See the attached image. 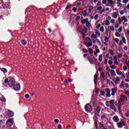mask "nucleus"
Returning a JSON list of instances; mask_svg holds the SVG:
<instances>
[{
  "label": "nucleus",
  "instance_id": "nucleus-1",
  "mask_svg": "<svg viewBox=\"0 0 129 129\" xmlns=\"http://www.w3.org/2000/svg\"><path fill=\"white\" fill-rule=\"evenodd\" d=\"M4 83H8L10 87H12L15 84V80L14 78L10 77L5 80Z\"/></svg>",
  "mask_w": 129,
  "mask_h": 129
},
{
  "label": "nucleus",
  "instance_id": "nucleus-2",
  "mask_svg": "<svg viewBox=\"0 0 129 129\" xmlns=\"http://www.w3.org/2000/svg\"><path fill=\"white\" fill-rule=\"evenodd\" d=\"M106 105L107 107H110L111 109H114L115 110V107H114V100H111L106 102Z\"/></svg>",
  "mask_w": 129,
  "mask_h": 129
},
{
  "label": "nucleus",
  "instance_id": "nucleus-3",
  "mask_svg": "<svg viewBox=\"0 0 129 129\" xmlns=\"http://www.w3.org/2000/svg\"><path fill=\"white\" fill-rule=\"evenodd\" d=\"M84 109L86 112H90L92 111V106L90 104H87L85 105Z\"/></svg>",
  "mask_w": 129,
  "mask_h": 129
},
{
  "label": "nucleus",
  "instance_id": "nucleus-4",
  "mask_svg": "<svg viewBox=\"0 0 129 129\" xmlns=\"http://www.w3.org/2000/svg\"><path fill=\"white\" fill-rule=\"evenodd\" d=\"M7 126H12L14 124V120L13 119H9L6 122Z\"/></svg>",
  "mask_w": 129,
  "mask_h": 129
},
{
  "label": "nucleus",
  "instance_id": "nucleus-5",
  "mask_svg": "<svg viewBox=\"0 0 129 129\" xmlns=\"http://www.w3.org/2000/svg\"><path fill=\"white\" fill-rule=\"evenodd\" d=\"M119 16V13L118 12H115L111 13V17L113 19H117V17Z\"/></svg>",
  "mask_w": 129,
  "mask_h": 129
},
{
  "label": "nucleus",
  "instance_id": "nucleus-6",
  "mask_svg": "<svg viewBox=\"0 0 129 129\" xmlns=\"http://www.w3.org/2000/svg\"><path fill=\"white\" fill-rule=\"evenodd\" d=\"M97 10L98 11V13H99L100 15H102L103 13H104V12H105V9H103L102 7L101 6L98 7L97 8Z\"/></svg>",
  "mask_w": 129,
  "mask_h": 129
},
{
  "label": "nucleus",
  "instance_id": "nucleus-7",
  "mask_svg": "<svg viewBox=\"0 0 129 129\" xmlns=\"http://www.w3.org/2000/svg\"><path fill=\"white\" fill-rule=\"evenodd\" d=\"M123 125H125L124 122L121 121L117 123V126L118 128H121Z\"/></svg>",
  "mask_w": 129,
  "mask_h": 129
},
{
  "label": "nucleus",
  "instance_id": "nucleus-8",
  "mask_svg": "<svg viewBox=\"0 0 129 129\" xmlns=\"http://www.w3.org/2000/svg\"><path fill=\"white\" fill-rule=\"evenodd\" d=\"M13 87L14 90H15L16 91H19V90L21 89V86L20 85V84H16Z\"/></svg>",
  "mask_w": 129,
  "mask_h": 129
},
{
  "label": "nucleus",
  "instance_id": "nucleus-9",
  "mask_svg": "<svg viewBox=\"0 0 129 129\" xmlns=\"http://www.w3.org/2000/svg\"><path fill=\"white\" fill-rule=\"evenodd\" d=\"M116 73L117 74V75H121L122 76V78H123V79L125 78V76H124V75H123L122 72L119 71V70H116Z\"/></svg>",
  "mask_w": 129,
  "mask_h": 129
},
{
  "label": "nucleus",
  "instance_id": "nucleus-10",
  "mask_svg": "<svg viewBox=\"0 0 129 129\" xmlns=\"http://www.w3.org/2000/svg\"><path fill=\"white\" fill-rule=\"evenodd\" d=\"M7 115L9 116V117H13V116H14V112L9 110L7 111Z\"/></svg>",
  "mask_w": 129,
  "mask_h": 129
},
{
  "label": "nucleus",
  "instance_id": "nucleus-11",
  "mask_svg": "<svg viewBox=\"0 0 129 129\" xmlns=\"http://www.w3.org/2000/svg\"><path fill=\"white\" fill-rule=\"evenodd\" d=\"M111 90L112 91V93H111L112 96H114V95L115 94V93H116V92L117 91V89H116V88H112Z\"/></svg>",
  "mask_w": 129,
  "mask_h": 129
},
{
  "label": "nucleus",
  "instance_id": "nucleus-12",
  "mask_svg": "<svg viewBox=\"0 0 129 129\" xmlns=\"http://www.w3.org/2000/svg\"><path fill=\"white\" fill-rule=\"evenodd\" d=\"M120 101H124V100H127V97L126 96L122 95L120 99Z\"/></svg>",
  "mask_w": 129,
  "mask_h": 129
},
{
  "label": "nucleus",
  "instance_id": "nucleus-13",
  "mask_svg": "<svg viewBox=\"0 0 129 129\" xmlns=\"http://www.w3.org/2000/svg\"><path fill=\"white\" fill-rule=\"evenodd\" d=\"M113 120L114 122H118L119 121V118L117 116H114L113 117Z\"/></svg>",
  "mask_w": 129,
  "mask_h": 129
},
{
  "label": "nucleus",
  "instance_id": "nucleus-14",
  "mask_svg": "<svg viewBox=\"0 0 129 129\" xmlns=\"http://www.w3.org/2000/svg\"><path fill=\"white\" fill-rule=\"evenodd\" d=\"M121 18L122 22H123L124 23H127L128 22L127 18H126L125 16H122Z\"/></svg>",
  "mask_w": 129,
  "mask_h": 129
},
{
  "label": "nucleus",
  "instance_id": "nucleus-15",
  "mask_svg": "<svg viewBox=\"0 0 129 129\" xmlns=\"http://www.w3.org/2000/svg\"><path fill=\"white\" fill-rule=\"evenodd\" d=\"M88 21H89V20L87 18H86L85 19H83L82 20V23L83 24H86V23H87L88 22Z\"/></svg>",
  "mask_w": 129,
  "mask_h": 129
},
{
  "label": "nucleus",
  "instance_id": "nucleus-16",
  "mask_svg": "<svg viewBox=\"0 0 129 129\" xmlns=\"http://www.w3.org/2000/svg\"><path fill=\"white\" fill-rule=\"evenodd\" d=\"M104 23L105 24V26H109V25H110V22H109V21L107 20L104 21Z\"/></svg>",
  "mask_w": 129,
  "mask_h": 129
},
{
  "label": "nucleus",
  "instance_id": "nucleus-17",
  "mask_svg": "<svg viewBox=\"0 0 129 129\" xmlns=\"http://www.w3.org/2000/svg\"><path fill=\"white\" fill-rule=\"evenodd\" d=\"M87 9H88L89 12H90H90H91V11H92V10H93V7H92V6H88L87 7Z\"/></svg>",
  "mask_w": 129,
  "mask_h": 129
},
{
  "label": "nucleus",
  "instance_id": "nucleus-18",
  "mask_svg": "<svg viewBox=\"0 0 129 129\" xmlns=\"http://www.w3.org/2000/svg\"><path fill=\"white\" fill-rule=\"evenodd\" d=\"M95 34L96 36H97V38H99V37H100V32H99V31H96L95 32Z\"/></svg>",
  "mask_w": 129,
  "mask_h": 129
},
{
  "label": "nucleus",
  "instance_id": "nucleus-19",
  "mask_svg": "<svg viewBox=\"0 0 129 129\" xmlns=\"http://www.w3.org/2000/svg\"><path fill=\"white\" fill-rule=\"evenodd\" d=\"M101 109V107H100V106H98L97 107V114H98L100 112Z\"/></svg>",
  "mask_w": 129,
  "mask_h": 129
},
{
  "label": "nucleus",
  "instance_id": "nucleus-20",
  "mask_svg": "<svg viewBox=\"0 0 129 129\" xmlns=\"http://www.w3.org/2000/svg\"><path fill=\"white\" fill-rule=\"evenodd\" d=\"M120 81V80H119V78H118V77H116V80L115 81V84H117Z\"/></svg>",
  "mask_w": 129,
  "mask_h": 129
},
{
  "label": "nucleus",
  "instance_id": "nucleus-21",
  "mask_svg": "<svg viewBox=\"0 0 129 129\" xmlns=\"http://www.w3.org/2000/svg\"><path fill=\"white\" fill-rule=\"evenodd\" d=\"M109 53L111 55V56H113V55H114V52L110 49H109Z\"/></svg>",
  "mask_w": 129,
  "mask_h": 129
},
{
  "label": "nucleus",
  "instance_id": "nucleus-22",
  "mask_svg": "<svg viewBox=\"0 0 129 129\" xmlns=\"http://www.w3.org/2000/svg\"><path fill=\"white\" fill-rule=\"evenodd\" d=\"M116 4L118 8H121L122 7V4H121V2H116Z\"/></svg>",
  "mask_w": 129,
  "mask_h": 129
},
{
  "label": "nucleus",
  "instance_id": "nucleus-23",
  "mask_svg": "<svg viewBox=\"0 0 129 129\" xmlns=\"http://www.w3.org/2000/svg\"><path fill=\"white\" fill-rule=\"evenodd\" d=\"M21 43L23 46H26L27 45V41L25 40H22Z\"/></svg>",
  "mask_w": 129,
  "mask_h": 129
},
{
  "label": "nucleus",
  "instance_id": "nucleus-24",
  "mask_svg": "<svg viewBox=\"0 0 129 129\" xmlns=\"http://www.w3.org/2000/svg\"><path fill=\"white\" fill-rule=\"evenodd\" d=\"M115 36L116 37H117V38H119V37H120V34H119V33L116 32L115 33Z\"/></svg>",
  "mask_w": 129,
  "mask_h": 129
},
{
  "label": "nucleus",
  "instance_id": "nucleus-25",
  "mask_svg": "<svg viewBox=\"0 0 129 129\" xmlns=\"http://www.w3.org/2000/svg\"><path fill=\"white\" fill-rule=\"evenodd\" d=\"M122 42L124 44H125L126 43V40H125V38L124 37V36H122Z\"/></svg>",
  "mask_w": 129,
  "mask_h": 129
},
{
  "label": "nucleus",
  "instance_id": "nucleus-26",
  "mask_svg": "<svg viewBox=\"0 0 129 129\" xmlns=\"http://www.w3.org/2000/svg\"><path fill=\"white\" fill-rule=\"evenodd\" d=\"M81 4H82L81 2L79 1H77L76 2V6H80V5H81Z\"/></svg>",
  "mask_w": 129,
  "mask_h": 129
},
{
  "label": "nucleus",
  "instance_id": "nucleus-27",
  "mask_svg": "<svg viewBox=\"0 0 129 129\" xmlns=\"http://www.w3.org/2000/svg\"><path fill=\"white\" fill-rule=\"evenodd\" d=\"M111 73L112 74L113 76H115L116 74H115V72L113 70H111Z\"/></svg>",
  "mask_w": 129,
  "mask_h": 129
},
{
  "label": "nucleus",
  "instance_id": "nucleus-28",
  "mask_svg": "<svg viewBox=\"0 0 129 129\" xmlns=\"http://www.w3.org/2000/svg\"><path fill=\"white\" fill-rule=\"evenodd\" d=\"M119 27V23L115 24V26H114L115 29H118Z\"/></svg>",
  "mask_w": 129,
  "mask_h": 129
},
{
  "label": "nucleus",
  "instance_id": "nucleus-29",
  "mask_svg": "<svg viewBox=\"0 0 129 129\" xmlns=\"http://www.w3.org/2000/svg\"><path fill=\"white\" fill-rule=\"evenodd\" d=\"M91 37L93 39H97V37L96 36V34H93L91 35Z\"/></svg>",
  "mask_w": 129,
  "mask_h": 129
},
{
  "label": "nucleus",
  "instance_id": "nucleus-30",
  "mask_svg": "<svg viewBox=\"0 0 129 129\" xmlns=\"http://www.w3.org/2000/svg\"><path fill=\"white\" fill-rule=\"evenodd\" d=\"M107 2L109 5H113V1L112 0H107Z\"/></svg>",
  "mask_w": 129,
  "mask_h": 129
},
{
  "label": "nucleus",
  "instance_id": "nucleus-31",
  "mask_svg": "<svg viewBox=\"0 0 129 129\" xmlns=\"http://www.w3.org/2000/svg\"><path fill=\"white\" fill-rule=\"evenodd\" d=\"M110 30L112 31V32H114V27L113 26H110Z\"/></svg>",
  "mask_w": 129,
  "mask_h": 129
},
{
  "label": "nucleus",
  "instance_id": "nucleus-32",
  "mask_svg": "<svg viewBox=\"0 0 129 129\" xmlns=\"http://www.w3.org/2000/svg\"><path fill=\"white\" fill-rule=\"evenodd\" d=\"M100 31L102 32H104V27L103 26H101L100 28Z\"/></svg>",
  "mask_w": 129,
  "mask_h": 129
},
{
  "label": "nucleus",
  "instance_id": "nucleus-33",
  "mask_svg": "<svg viewBox=\"0 0 129 129\" xmlns=\"http://www.w3.org/2000/svg\"><path fill=\"white\" fill-rule=\"evenodd\" d=\"M99 61L101 62L102 61V55H99Z\"/></svg>",
  "mask_w": 129,
  "mask_h": 129
},
{
  "label": "nucleus",
  "instance_id": "nucleus-34",
  "mask_svg": "<svg viewBox=\"0 0 129 129\" xmlns=\"http://www.w3.org/2000/svg\"><path fill=\"white\" fill-rule=\"evenodd\" d=\"M1 70L3 71V72H4V73H7V72H8V70H7V69H6L5 68H2L1 69Z\"/></svg>",
  "mask_w": 129,
  "mask_h": 129
},
{
  "label": "nucleus",
  "instance_id": "nucleus-35",
  "mask_svg": "<svg viewBox=\"0 0 129 129\" xmlns=\"http://www.w3.org/2000/svg\"><path fill=\"white\" fill-rule=\"evenodd\" d=\"M86 27H88V28H89V27H90L91 25L89 23V21H88V22L86 23Z\"/></svg>",
  "mask_w": 129,
  "mask_h": 129
},
{
  "label": "nucleus",
  "instance_id": "nucleus-36",
  "mask_svg": "<svg viewBox=\"0 0 129 129\" xmlns=\"http://www.w3.org/2000/svg\"><path fill=\"white\" fill-rule=\"evenodd\" d=\"M110 96H111L110 93H106V97L108 98V97H110Z\"/></svg>",
  "mask_w": 129,
  "mask_h": 129
},
{
  "label": "nucleus",
  "instance_id": "nucleus-37",
  "mask_svg": "<svg viewBox=\"0 0 129 129\" xmlns=\"http://www.w3.org/2000/svg\"><path fill=\"white\" fill-rule=\"evenodd\" d=\"M118 22L119 24H121V23H122V20H121V18L119 17L118 18Z\"/></svg>",
  "mask_w": 129,
  "mask_h": 129
},
{
  "label": "nucleus",
  "instance_id": "nucleus-38",
  "mask_svg": "<svg viewBox=\"0 0 129 129\" xmlns=\"http://www.w3.org/2000/svg\"><path fill=\"white\" fill-rule=\"evenodd\" d=\"M100 75L101 78H104V77L105 76V74H104L103 72L101 73Z\"/></svg>",
  "mask_w": 129,
  "mask_h": 129
},
{
  "label": "nucleus",
  "instance_id": "nucleus-39",
  "mask_svg": "<svg viewBox=\"0 0 129 129\" xmlns=\"http://www.w3.org/2000/svg\"><path fill=\"white\" fill-rule=\"evenodd\" d=\"M110 68H111V69H115L116 68V66L114 65H111L110 66Z\"/></svg>",
  "mask_w": 129,
  "mask_h": 129
},
{
  "label": "nucleus",
  "instance_id": "nucleus-40",
  "mask_svg": "<svg viewBox=\"0 0 129 129\" xmlns=\"http://www.w3.org/2000/svg\"><path fill=\"white\" fill-rule=\"evenodd\" d=\"M83 33H85V34H86V33H87V32H88L87 29V28L83 29Z\"/></svg>",
  "mask_w": 129,
  "mask_h": 129
},
{
  "label": "nucleus",
  "instance_id": "nucleus-41",
  "mask_svg": "<svg viewBox=\"0 0 129 129\" xmlns=\"http://www.w3.org/2000/svg\"><path fill=\"white\" fill-rule=\"evenodd\" d=\"M113 63V62H112V60H108V64H109V65L111 66V65H112Z\"/></svg>",
  "mask_w": 129,
  "mask_h": 129
},
{
  "label": "nucleus",
  "instance_id": "nucleus-42",
  "mask_svg": "<svg viewBox=\"0 0 129 129\" xmlns=\"http://www.w3.org/2000/svg\"><path fill=\"white\" fill-rule=\"evenodd\" d=\"M119 33H121L122 32V27L120 26L118 29Z\"/></svg>",
  "mask_w": 129,
  "mask_h": 129
},
{
  "label": "nucleus",
  "instance_id": "nucleus-43",
  "mask_svg": "<svg viewBox=\"0 0 129 129\" xmlns=\"http://www.w3.org/2000/svg\"><path fill=\"white\" fill-rule=\"evenodd\" d=\"M106 93H110V90L109 88H106L105 90Z\"/></svg>",
  "mask_w": 129,
  "mask_h": 129
},
{
  "label": "nucleus",
  "instance_id": "nucleus-44",
  "mask_svg": "<svg viewBox=\"0 0 129 129\" xmlns=\"http://www.w3.org/2000/svg\"><path fill=\"white\" fill-rule=\"evenodd\" d=\"M120 87L122 88V87H124V84H123V82H122L120 85Z\"/></svg>",
  "mask_w": 129,
  "mask_h": 129
},
{
  "label": "nucleus",
  "instance_id": "nucleus-45",
  "mask_svg": "<svg viewBox=\"0 0 129 129\" xmlns=\"http://www.w3.org/2000/svg\"><path fill=\"white\" fill-rule=\"evenodd\" d=\"M101 26V25H100V24H98L96 27V29H97V30H98V29H99V28H100Z\"/></svg>",
  "mask_w": 129,
  "mask_h": 129
},
{
  "label": "nucleus",
  "instance_id": "nucleus-46",
  "mask_svg": "<svg viewBox=\"0 0 129 129\" xmlns=\"http://www.w3.org/2000/svg\"><path fill=\"white\" fill-rule=\"evenodd\" d=\"M123 70H124V71H126V70H127V67L124 66L123 67Z\"/></svg>",
  "mask_w": 129,
  "mask_h": 129
},
{
  "label": "nucleus",
  "instance_id": "nucleus-47",
  "mask_svg": "<svg viewBox=\"0 0 129 129\" xmlns=\"http://www.w3.org/2000/svg\"><path fill=\"white\" fill-rule=\"evenodd\" d=\"M82 51H83L84 53H88V50L85 48H83Z\"/></svg>",
  "mask_w": 129,
  "mask_h": 129
},
{
  "label": "nucleus",
  "instance_id": "nucleus-48",
  "mask_svg": "<svg viewBox=\"0 0 129 129\" xmlns=\"http://www.w3.org/2000/svg\"><path fill=\"white\" fill-rule=\"evenodd\" d=\"M87 45L88 47H91L92 46V42H88Z\"/></svg>",
  "mask_w": 129,
  "mask_h": 129
},
{
  "label": "nucleus",
  "instance_id": "nucleus-49",
  "mask_svg": "<svg viewBox=\"0 0 129 129\" xmlns=\"http://www.w3.org/2000/svg\"><path fill=\"white\" fill-rule=\"evenodd\" d=\"M114 64L115 65H119V62H118V61H116V60H115L114 61Z\"/></svg>",
  "mask_w": 129,
  "mask_h": 129
},
{
  "label": "nucleus",
  "instance_id": "nucleus-50",
  "mask_svg": "<svg viewBox=\"0 0 129 129\" xmlns=\"http://www.w3.org/2000/svg\"><path fill=\"white\" fill-rule=\"evenodd\" d=\"M72 6L71 4H69L66 7V10H68Z\"/></svg>",
  "mask_w": 129,
  "mask_h": 129
},
{
  "label": "nucleus",
  "instance_id": "nucleus-51",
  "mask_svg": "<svg viewBox=\"0 0 129 129\" xmlns=\"http://www.w3.org/2000/svg\"><path fill=\"white\" fill-rule=\"evenodd\" d=\"M114 41L115 43H118L119 42V39H118V38H115Z\"/></svg>",
  "mask_w": 129,
  "mask_h": 129
},
{
  "label": "nucleus",
  "instance_id": "nucleus-52",
  "mask_svg": "<svg viewBox=\"0 0 129 129\" xmlns=\"http://www.w3.org/2000/svg\"><path fill=\"white\" fill-rule=\"evenodd\" d=\"M109 39V38H108L107 37H105V38H104V41H105V42H108Z\"/></svg>",
  "mask_w": 129,
  "mask_h": 129
},
{
  "label": "nucleus",
  "instance_id": "nucleus-53",
  "mask_svg": "<svg viewBox=\"0 0 129 129\" xmlns=\"http://www.w3.org/2000/svg\"><path fill=\"white\" fill-rule=\"evenodd\" d=\"M89 53H91V54H92V53H93V49H92V48H90L89 49Z\"/></svg>",
  "mask_w": 129,
  "mask_h": 129
},
{
  "label": "nucleus",
  "instance_id": "nucleus-54",
  "mask_svg": "<svg viewBox=\"0 0 129 129\" xmlns=\"http://www.w3.org/2000/svg\"><path fill=\"white\" fill-rule=\"evenodd\" d=\"M94 18L95 19V20H97V19H98V15L96 14V15L94 16Z\"/></svg>",
  "mask_w": 129,
  "mask_h": 129
},
{
  "label": "nucleus",
  "instance_id": "nucleus-55",
  "mask_svg": "<svg viewBox=\"0 0 129 129\" xmlns=\"http://www.w3.org/2000/svg\"><path fill=\"white\" fill-rule=\"evenodd\" d=\"M25 98H26L27 99H28V98H29L30 97V95L26 94L25 96Z\"/></svg>",
  "mask_w": 129,
  "mask_h": 129
},
{
  "label": "nucleus",
  "instance_id": "nucleus-56",
  "mask_svg": "<svg viewBox=\"0 0 129 129\" xmlns=\"http://www.w3.org/2000/svg\"><path fill=\"white\" fill-rule=\"evenodd\" d=\"M88 60L90 62V64H93V61H91V59H90V58H88Z\"/></svg>",
  "mask_w": 129,
  "mask_h": 129
},
{
  "label": "nucleus",
  "instance_id": "nucleus-57",
  "mask_svg": "<svg viewBox=\"0 0 129 129\" xmlns=\"http://www.w3.org/2000/svg\"><path fill=\"white\" fill-rule=\"evenodd\" d=\"M124 87H125L126 88H128L129 86L128 84H124Z\"/></svg>",
  "mask_w": 129,
  "mask_h": 129
},
{
  "label": "nucleus",
  "instance_id": "nucleus-58",
  "mask_svg": "<svg viewBox=\"0 0 129 129\" xmlns=\"http://www.w3.org/2000/svg\"><path fill=\"white\" fill-rule=\"evenodd\" d=\"M122 57V54L121 53H119L118 54V58H120Z\"/></svg>",
  "mask_w": 129,
  "mask_h": 129
},
{
  "label": "nucleus",
  "instance_id": "nucleus-59",
  "mask_svg": "<svg viewBox=\"0 0 129 129\" xmlns=\"http://www.w3.org/2000/svg\"><path fill=\"white\" fill-rule=\"evenodd\" d=\"M127 3H128V0H123V4H127Z\"/></svg>",
  "mask_w": 129,
  "mask_h": 129
},
{
  "label": "nucleus",
  "instance_id": "nucleus-60",
  "mask_svg": "<svg viewBox=\"0 0 129 129\" xmlns=\"http://www.w3.org/2000/svg\"><path fill=\"white\" fill-rule=\"evenodd\" d=\"M101 95H102V96H104V94H105V92L103 91H101Z\"/></svg>",
  "mask_w": 129,
  "mask_h": 129
},
{
  "label": "nucleus",
  "instance_id": "nucleus-61",
  "mask_svg": "<svg viewBox=\"0 0 129 129\" xmlns=\"http://www.w3.org/2000/svg\"><path fill=\"white\" fill-rule=\"evenodd\" d=\"M98 77V73H96L94 76V78H97Z\"/></svg>",
  "mask_w": 129,
  "mask_h": 129
},
{
  "label": "nucleus",
  "instance_id": "nucleus-62",
  "mask_svg": "<svg viewBox=\"0 0 129 129\" xmlns=\"http://www.w3.org/2000/svg\"><path fill=\"white\" fill-rule=\"evenodd\" d=\"M110 22L111 24H114V23H115L114 19H111Z\"/></svg>",
  "mask_w": 129,
  "mask_h": 129
},
{
  "label": "nucleus",
  "instance_id": "nucleus-63",
  "mask_svg": "<svg viewBox=\"0 0 129 129\" xmlns=\"http://www.w3.org/2000/svg\"><path fill=\"white\" fill-rule=\"evenodd\" d=\"M107 21H110V20H111V17L110 16H108L107 18Z\"/></svg>",
  "mask_w": 129,
  "mask_h": 129
},
{
  "label": "nucleus",
  "instance_id": "nucleus-64",
  "mask_svg": "<svg viewBox=\"0 0 129 129\" xmlns=\"http://www.w3.org/2000/svg\"><path fill=\"white\" fill-rule=\"evenodd\" d=\"M1 101L3 102L6 101V98H5L4 97L1 98Z\"/></svg>",
  "mask_w": 129,
  "mask_h": 129
}]
</instances>
